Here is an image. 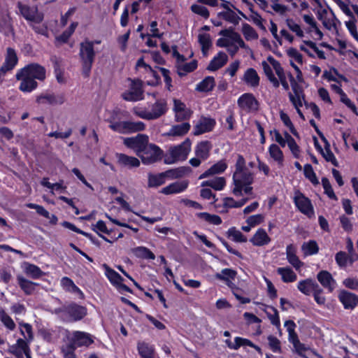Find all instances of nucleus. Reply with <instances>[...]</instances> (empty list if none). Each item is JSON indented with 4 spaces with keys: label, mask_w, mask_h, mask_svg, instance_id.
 Returning a JSON list of instances; mask_svg holds the SVG:
<instances>
[{
    "label": "nucleus",
    "mask_w": 358,
    "mask_h": 358,
    "mask_svg": "<svg viewBox=\"0 0 358 358\" xmlns=\"http://www.w3.org/2000/svg\"><path fill=\"white\" fill-rule=\"evenodd\" d=\"M322 185L324 188V194L328 196V197L333 200H337L338 198L335 194L334 189L331 187V185L329 180V179L326 177L322 178Z\"/></svg>",
    "instance_id": "obj_54"
},
{
    "label": "nucleus",
    "mask_w": 358,
    "mask_h": 358,
    "mask_svg": "<svg viewBox=\"0 0 358 358\" xmlns=\"http://www.w3.org/2000/svg\"><path fill=\"white\" fill-rule=\"evenodd\" d=\"M213 148L212 143L209 141H201L198 142L194 148V154L200 157L203 161H206L210 157V152Z\"/></svg>",
    "instance_id": "obj_20"
},
{
    "label": "nucleus",
    "mask_w": 358,
    "mask_h": 358,
    "mask_svg": "<svg viewBox=\"0 0 358 358\" xmlns=\"http://www.w3.org/2000/svg\"><path fill=\"white\" fill-rule=\"evenodd\" d=\"M268 152L271 156L278 164L282 165L284 161L283 152L276 144H271L268 148Z\"/></svg>",
    "instance_id": "obj_46"
},
{
    "label": "nucleus",
    "mask_w": 358,
    "mask_h": 358,
    "mask_svg": "<svg viewBox=\"0 0 358 358\" xmlns=\"http://www.w3.org/2000/svg\"><path fill=\"white\" fill-rule=\"evenodd\" d=\"M199 42L201 45V51L203 55H206L212 45V41L210 35L202 34L199 35Z\"/></svg>",
    "instance_id": "obj_53"
},
{
    "label": "nucleus",
    "mask_w": 358,
    "mask_h": 358,
    "mask_svg": "<svg viewBox=\"0 0 358 358\" xmlns=\"http://www.w3.org/2000/svg\"><path fill=\"white\" fill-rule=\"evenodd\" d=\"M288 77L294 93L293 96H301L303 99H305L306 95L302 86L299 84V82L295 79L291 73H289Z\"/></svg>",
    "instance_id": "obj_44"
},
{
    "label": "nucleus",
    "mask_w": 358,
    "mask_h": 358,
    "mask_svg": "<svg viewBox=\"0 0 358 358\" xmlns=\"http://www.w3.org/2000/svg\"><path fill=\"white\" fill-rule=\"evenodd\" d=\"M122 97L127 101H137L143 99V82L132 80L129 88L122 94Z\"/></svg>",
    "instance_id": "obj_9"
},
{
    "label": "nucleus",
    "mask_w": 358,
    "mask_h": 358,
    "mask_svg": "<svg viewBox=\"0 0 358 358\" xmlns=\"http://www.w3.org/2000/svg\"><path fill=\"white\" fill-rule=\"evenodd\" d=\"M227 169V164L224 160H220L213 166H211L208 169L201 173L199 179H203L206 178H208L210 176L221 174L224 173Z\"/></svg>",
    "instance_id": "obj_22"
},
{
    "label": "nucleus",
    "mask_w": 358,
    "mask_h": 358,
    "mask_svg": "<svg viewBox=\"0 0 358 358\" xmlns=\"http://www.w3.org/2000/svg\"><path fill=\"white\" fill-rule=\"evenodd\" d=\"M317 279L321 285L327 289L329 293H331L334 290L336 282L329 271L325 270L319 271L317 274Z\"/></svg>",
    "instance_id": "obj_17"
},
{
    "label": "nucleus",
    "mask_w": 358,
    "mask_h": 358,
    "mask_svg": "<svg viewBox=\"0 0 358 358\" xmlns=\"http://www.w3.org/2000/svg\"><path fill=\"white\" fill-rule=\"evenodd\" d=\"M280 120L283 122V124L289 129L290 132L295 136H298L299 134L295 129L292 122L291 121L289 115L284 113L283 111H281L280 113Z\"/></svg>",
    "instance_id": "obj_57"
},
{
    "label": "nucleus",
    "mask_w": 358,
    "mask_h": 358,
    "mask_svg": "<svg viewBox=\"0 0 358 358\" xmlns=\"http://www.w3.org/2000/svg\"><path fill=\"white\" fill-rule=\"evenodd\" d=\"M138 350L142 358H153L155 348L148 343L142 342L138 345Z\"/></svg>",
    "instance_id": "obj_45"
},
{
    "label": "nucleus",
    "mask_w": 358,
    "mask_h": 358,
    "mask_svg": "<svg viewBox=\"0 0 358 358\" xmlns=\"http://www.w3.org/2000/svg\"><path fill=\"white\" fill-rule=\"evenodd\" d=\"M294 203L297 209L308 217H311L314 215V208L311 200L299 190L294 193Z\"/></svg>",
    "instance_id": "obj_8"
},
{
    "label": "nucleus",
    "mask_w": 358,
    "mask_h": 358,
    "mask_svg": "<svg viewBox=\"0 0 358 358\" xmlns=\"http://www.w3.org/2000/svg\"><path fill=\"white\" fill-rule=\"evenodd\" d=\"M228 59V57L226 53L223 52H219L216 56H215L209 64L207 66V70L210 71H215L223 66L225 65Z\"/></svg>",
    "instance_id": "obj_25"
},
{
    "label": "nucleus",
    "mask_w": 358,
    "mask_h": 358,
    "mask_svg": "<svg viewBox=\"0 0 358 358\" xmlns=\"http://www.w3.org/2000/svg\"><path fill=\"white\" fill-rule=\"evenodd\" d=\"M216 125L214 118L202 115L194 127L193 134L199 136L213 130Z\"/></svg>",
    "instance_id": "obj_12"
},
{
    "label": "nucleus",
    "mask_w": 358,
    "mask_h": 358,
    "mask_svg": "<svg viewBox=\"0 0 358 358\" xmlns=\"http://www.w3.org/2000/svg\"><path fill=\"white\" fill-rule=\"evenodd\" d=\"M285 327L288 332V341L289 343L293 344L299 341L298 334L295 331L296 324L293 320H289L285 321Z\"/></svg>",
    "instance_id": "obj_39"
},
{
    "label": "nucleus",
    "mask_w": 358,
    "mask_h": 358,
    "mask_svg": "<svg viewBox=\"0 0 358 358\" xmlns=\"http://www.w3.org/2000/svg\"><path fill=\"white\" fill-rule=\"evenodd\" d=\"M61 285L66 291L77 295L79 299L84 298L83 292L70 278L67 277L62 278L61 280Z\"/></svg>",
    "instance_id": "obj_28"
},
{
    "label": "nucleus",
    "mask_w": 358,
    "mask_h": 358,
    "mask_svg": "<svg viewBox=\"0 0 358 358\" xmlns=\"http://www.w3.org/2000/svg\"><path fill=\"white\" fill-rule=\"evenodd\" d=\"M191 140L189 138H187L180 144L171 148L169 153L165 156V163L172 164L178 161H184L187 159V156L191 151Z\"/></svg>",
    "instance_id": "obj_6"
},
{
    "label": "nucleus",
    "mask_w": 358,
    "mask_h": 358,
    "mask_svg": "<svg viewBox=\"0 0 358 358\" xmlns=\"http://www.w3.org/2000/svg\"><path fill=\"white\" fill-rule=\"evenodd\" d=\"M120 110L118 109L106 110L104 118L110 122V128L120 134H127L143 131L145 124L142 122H116L119 119Z\"/></svg>",
    "instance_id": "obj_3"
},
{
    "label": "nucleus",
    "mask_w": 358,
    "mask_h": 358,
    "mask_svg": "<svg viewBox=\"0 0 358 358\" xmlns=\"http://www.w3.org/2000/svg\"><path fill=\"white\" fill-rule=\"evenodd\" d=\"M226 183L224 177H215L214 179L203 181L201 186L210 187L216 191H221L225 187Z\"/></svg>",
    "instance_id": "obj_30"
},
{
    "label": "nucleus",
    "mask_w": 358,
    "mask_h": 358,
    "mask_svg": "<svg viewBox=\"0 0 358 358\" xmlns=\"http://www.w3.org/2000/svg\"><path fill=\"white\" fill-rule=\"evenodd\" d=\"M188 186L189 181L187 180L176 181L163 187L160 192L165 195L179 194L185 191Z\"/></svg>",
    "instance_id": "obj_18"
},
{
    "label": "nucleus",
    "mask_w": 358,
    "mask_h": 358,
    "mask_svg": "<svg viewBox=\"0 0 358 358\" xmlns=\"http://www.w3.org/2000/svg\"><path fill=\"white\" fill-rule=\"evenodd\" d=\"M198 62L196 59H193L189 63H186L178 67V74L180 77H183L188 73L193 72L197 69Z\"/></svg>",
    "instance_id": "obj_47"
},
{
    "label": "nucleus",
    "mask_w": 358,
    "mask_h": 358,
    "mask_svg": "<svg viewBox=\"0 0 358 358\" xmlns=\"http://www.w3.org/2000/svg\"><path fill=\"white\" fill-rule=\"evenodd\" d=\"M219 35L229 38L236 43V41L241 38V35L238 32H236L234 28L232 27L221 30L219 32Z\"/></svg>",
    "instance_id": "obj_55"
},
{
    "label": "nucleus",
    "mask_w": 358,
    "mask_h": 358,
    "mask_svg": "<svg viewBox=\"0 0 358 358\" xmlns=\"http://www.w3.org/2000/svg\"><path fill=\"white\" fill-rule=\"evenodd\" d=\"M215 86V80L213 76H206L196 86V90L199 92H211Z\"/></svg>",
    "instance_id": "obj_31"
},
{
    "label": "nucleus",
    "mask_w": 358,
    "mask_h": 358,
    "mask_svg": "<svg viewBox=\"0 0 358 358\" xmlns=\"http://www.w3.org/2000/svg\"><path fill=\"white\" fill-rule=\"evenodd\" d=\"M237 272L232 268H223L220 273L215 274L216 279L220 280L226 281L229 280H234L236 277Z\"/></svg>",
    "instance_id": "obj_49"
},
{
    "label": "nucleus",
    "mask_w": 358,
    "mask_h": 358,
    "mask_svg": "<svg viewBox=\"0 0 358 358\" xmlns=\"http://www.w3.org/2000/svg\"><path fill=\"white\" fill-rule=\"evenodd\" d=\"M243 80L248 85L257 87L259 85L260 78L255 69L249 68L245 71Z\"/></svg>",
    "instance_id": "obj_27"
},
{
    "label": "nucleus",
    "mask_w": 358,
    "mask_h": 358,
    "mask_svg": "<svg viewBox=\"0 0 358 358\" xmlns=\"http://www.w3.org/2000/svg\"><path fill=\"white\" fill-rule=\"evenodd\" d=\"M238 105L243 109L248 111H257L259 107V103L255 96L251 93H245L238 99Z\"/></svg>",
    "instance_id": "obj_14"
},
{
    "label": "nucleus",
    "mask_w": 358,
    "mask_h": 358,
    "mask_svg": "<svg viewBox=\"0 0 358 358\" xmlns=\"http://www.w3.org/2000/svg\"><path fill=\"white\" fill-rule=\"evenodd\" d=\"M0 321L9 331H13L16 327L13 320L3 308H0Z\"/></svg>",
    "instance_id": "obj_48"
},
{
    "label": "nucleus",
    "mask_w": 358,
    "mask_h": 358,
    "mask_svg": "<svg viewBox=\"0 0 358 358\" xmlns=\"http://www.w3.org/2000/svg\"><path fill=\"white\" fill-rule=\"evenodd\" d=\"M116 157L117 162L122 166L133 168L138 167L140 165V161L134 157L120 153L116 155Z\"/></svg>",
    "instance_id": "obj_29"
},
{
    "label": "nucleus",
    "mask_w": 358,
    "mask_h": 358,
    "mask_svg": "<svg viewBox=\"0 0 358 358\" xmlns=\"http://www.w3.org/2000/svg\"><path fill=\"white\" fill-rule=\"evenodd\" d=\"M250 241L255 246H263L271 242V238L268 236L265 229L259 228Z\"/></svg>",
    "instance_id": "obj_26"
},
{
    "label": "nucleus",
    "mask_w": 358,
    "mask_h": 358,
    "mask_svg": "<svg viewBox=\"0 0 358 358\" xmlns=\"http://www.w3.org/2000/svg\"><path fill=\"white\" fill-rule=\"evenodd\" d=\"M0 31L5 35H10L13 31L10 18L9 14L6 10L0 13Z\"/></svg>",
    "instance_id": "obj_32"
},
{
    "label": "nucleus",
    "mask_w": 358,
    "mask_h": 358,
    "mask_svg": "<svg viewBox=\"0 0 358 358\" xmlns=\"http://www.w3.org/2000/svg\"><path fill=\"white\" fill-rule=\"evenodd\" d=\"M319 285L317 282L312 278H306L301 280L298 282V289L306 296H310L319 287Z\"/></svg>",
    "instance_id": "obj_23"
},
{
    "label": "nucleus",
    "mask_w": 358,
    "mask_h": 358,
    "mask_svg": "<svg viewBox=\"0 0 358 358\" xmlns=\"http://www.w3.org/2000/svg\"><path fill=\"white\" fill-rule=\"evenodd\" d=\"M338 298L345 309L352 310L358 305V296L345 289L339 292Z\"/></svg>",
    "instance_id": "obj_16"
},
{
    "label": "nucleus",
    "mask_w": 358,
    "mask_h": 358,
    "mask_svg": "<svg viewBox=\"0 0 358 358\" xmlns=\"http://www.w3.org/2000/svg\"><path fill=\"white\" fill-rule=\"evenodd\" d=\"M79 55L82 64V73L85 77H88L95 58L94 42H82L80 45Z\"/></svg>",
    "instance_id": "obj_5"
},
{
    "label": "nucleus",
    "mask_w": 358,
    "mask_h": 358,
    "mask_svg": "<svg viewBox=\"0 0 358 358\" xmlns=\"http://www.w3.org/2000/svg\"><path fill=\"white\" fill-rule=\"evenodd\" d=\"M242 33L247 41L258 38V34L255 29L248 23H243L242 25Z\"/></svg>",
    "instance_id": "obj_52"
},
{
    "label": "nucleus",
    "mask_w": 358,
    "mask_h": 358,
    "mask_svg": "<svg viewBox=\"0 0 358 358\" xmlns=\"http://www.w3.org/2000/svg\"><path fill=\"white\" fill-rule=\"evenodd\" d=\"M286 24L288 28L294 32L296 35L300 38L304 36L303 30L299 24L296 23L293 19L288 18L286 20Z\"/></svg>",
    "instance_id": "obj_61"
},
{
    "label": "nucleus",
    "mask_w": 358,
    "mask_h": 358,
    "mask_svg": "<svg viewBox=\"0 0 358 358\" xmlns=\"http://www.w3.org/2000/svg\"><path fill=\"white\" fill-rule=\"evenodd\" d=\"M190 171L191 169L189 166H180L158 173V186L164 182V179L165 178L171 180L180 178L187 175Z\"/></svg>",
    "instance_id": "obj_11"
},
{
    "label": "nucleus",
    "mask_w": 358,
    "mask_h": 358,
    "mask_svg": "<svg viewBox=\"0 0 358 358\" xmlns=\"http://www.w3.org/2000/svg\"><path fill=\"white\" fill-rule=\"evenodd\" d=\"M268 341L269 348L273 352H281V343L278 338L274 336L270 335L268 336Z\"/></svg>",
    "instance_id": "obj_63"
},
{
    "label": "nucleus",
    "mask_w": 358,
    "mask_h": 358,
    "mask_svg": "<svg viewBox=\"0 0 358 358\" xmlns=\"http://www.w3.org/2000/svg\"><path fill=\"white\" fill-rule=\"evenodd\" d=\"M77 25V22H73L66 31H64L60 36L56 38L57 42L62 43H66L74 32Z\"/></svg>",
    "instance_id": "obj_56"
},
{
    "label": "nucleus",
    "mask_w": 358,
    "mask_h": 358,
    "mask_svg": "<svg viewBox=\"0 0 358 358\" xmlns=\"http://www.w3.org/2000/svg\"><path fill=\"white\" fill-rule=\"evenodd\" d=\"M132 253L138 258L154 260L155 255L145 247H136L132 249Z\"/></svg>",
    "instance_id": "obj_40"
},
{
    "label": "nucleus",
    "mask_w": 358,
    "mask_h": 358,
    "mask_svg": "<svg viewBox=\"0 0 358 358\" xmlns=\"http://www.w3.org/2000/svg\"><path fill=\"white\" fill-rule=\"evenodd\" d=\"M301 249L305 256H311L318 253L319 246L314 240H310L303 243Z\"/></svg>",
    "instance_id": "obj_43"
},
{
    "label": "nucleus",
    "mask_w": 358,
    "mask_h": 358,
    "mask_svg": "<svg viewBox=\"0 0 358 358\" xmlns=\"http://www.w3.org/2000/svg\"><path fill=\"white\" fill-rule=\"evenodd\" d=\"M105 274L110 283L114 285L120 292H130V289L122 283L123 278L113 269L104 265Z\"/></svg>",
    "instance_id": "obj_13"
},
{
    "label": "nucleus",
    "mask_w": 358,
    "mask_h": 358,
    "mask_svg": "<svg viewBox=\"0 0 358 358\" xmlns=\"http://www.w3.org/2000/svg\"><path fill=\"white\" fill-rule=\"evenodd\" d=\"M141 37L143 41L148 47H155L157 45V22H152L150 24V32L146 34L141 33Z\"/></svg>",
    "instance_id": "obj_24"
},
{
    "label": "nucleus",
    "mask_w": 358,
    "mask_h": 358,
    "mask_svg": "<svg viewBox=\"0 0 358 358\" xmlns=\"http://www.w3.org/2000/svg\"><path fill=\"white\" fill-rule=\"evenodd\" d=\"M227 236L229 238H232V240L237 243H245L247 238L238 230H236L235 227H232L227 231Z\"/></svg>",
    "instance_id": "obj_50"
},
{
    "label": "nucleus",
    "mask_w": 358,
    "mask_h": 358,
    "mask_svg": "<svg viewBox=\"0 0 358 358\" xmlns=\"http://www.w3.org/2000/svg\"><path fill=\"white\" fill-rule=\"evenodd\" d=\"M335 260L339 267H345L348 263V253L344 251L338 252L335 255Z\"/></svg>",
    "instance_id": "obj_64"
},
{
    "label": "nucleus",
    "mask_w": 358,
    "mask_h": 358,
    "mask_svg": "<svg viewBox=\"0 0 358 358\" xmlns=\"http://www.w3.org/2000/svg\"><path fill=\"white\" fill-rule=\"evenodd\" d=\"M217 17L219 18H222L227 22L234 24V25H237L239 23L241 18L237 15V14L232 10L231 9H229V10L219 12L217 13Z\"/></svg>",
    "instance_id": "obj_41"
},
{
    "label": "nucleus",
    "mask_w": 358,
    "mask_h": 358,
    "mask_svg": "<svg viewBox=\"0 0 358 358\" xmlns=\"http://www.w3.org/2000/svg\"><path fill=\"white\" fill-rule=\"evenodd\" d=\"M70 341L73 343L76 348L88 347L94 342V339L88 333L76 331L72 333Z\"/></svg>",
    "instance_id": "obj_15"
},
{
    "label": "nucleus",
    "mask_w": 358,
    "mask_h": 358,
    "mask_svg": "<svg viewBox=\"0 0 358 358\" xmlns=\"http://www.w3.org/2000/svg\"><path fill=\"white\" fill-rule=\"evenodd\" d=\"M277 273L281 275L282 280L285 283L293 282L297 278L296 274L289 266L279 267Z\"/></svg>",
    "instance_id": "obj_33"
},
{
    "label": "nucleus",
    "mask_w": 358,
    "mask_h": 358,
    "mask_svg": "<svg viewBox=\"0 0 358 358\" xmlns=\"http://www.w3.org/2000/svg\"><path fill=\"white\" fill-rule=\"evenodd\" d=\"M17 280L19 286L26 294L29 295L34 292L35 286L36 285V283L27 280L20 275H17Z\"/></svg>",
    "instance_id": "obj_36"
},
{
    "label": "nucleus",
    "mask_w": 358,
    "mask_h": 358,
    "mask_svg": "<svg viewBox=\"0 0 358 358\" xmlns=\"http://www.w3.org/2000/svg\"><path fill=\"white\" fill-rule=\"evenodd\" d=\"M196 216L199 219L203 220L208 224L220 225L222 223V218L217 215L210 214L206 212H201L197 213Z\"/></svg>",
    "instance_id": "obj_38"
},
{
    "label": "nucleus",
    "mask_w": 358,
    "mask_h": 358,
    "mask_svg": "<svg viewBox=\"0 0 358 358\" xmlns=\"http://www.w3.org/2000/svg\"><path fill=\"white\" fill-rule=\"evenodd\" d=\"M136 69L138 71H141V69H143V71L146 73H148L150 76L153 77L155 80L157 79V73H156V71H154L150 65L145 64V62H144L143 58H141V59L138 60V62L136 63Z\"/></svg>",
    "instance_id": "obj_58"
},
{
    "label": "nucleus",
    "mask_w": 358,
    "mask_h": 358,
    "mask_svg": "<svg viewBox=\"0 0 358 358\" xmlns=\"http://www.w3.org/2000/svg\"><path fill=\"white\" fill-rule=\"evenodd\" d=\"M17 61L18 59L15 51L13 48H8L7 49L5 62L0 69V72L4 74L12 70L17 64Z\"/></svg>",
    "instance_id": "obj_19"
},
{
    "label": "nucleus",
    "mask_w": 358,
    "mask_h": 358,
    "mask_svg": "<svg viewBox=\"0 0 358 358\" xmlns=\"http://www.w3.org/2000/svg\"><path fill=\"white\" fill-rule=\"evenodd\" d=\"M304 176L308 179L313 185H319V180L316 173L314 172L313 166L310 164H306L303 166Z\"/></svg>",
    "instance_id": "obj_51"
},
{
    "label": "nucleus",
    "mask_w": 358,
    "mask_h": 358,
    "mask_svg": "<svg viewBox=\"0 0 358 358\" xmlns=\"http://www.w3.org/2000/svg\"><path fill=\"white\" fill-rule=\"evenodd\" d=\"M60 313L64 321L76 322L82 320L87 315V309L84 306L71 303L64 306Z\"/></svg>",
    "instance_id": "obj_7"
},
{
    "label": "nucleus",
    "mask_w": 358,
    "mask_h": 358,
    "mask_svg": "<svg viewBox=\"0 0 358 358\" xmlns=\"http://www.w3.org/2000/svg\"><path fill=\"white\" fill-rule=\"evenodd\" d=\"M20 333L24 338L27 341H31L34 338L31 326L27 323L20 324Z\"/></svg>",
    "instance_id": "obj_60"
},
{
    "label": "nucleus",
    "mask_w": 358,
    "mask_h": 358,
    "mask_svg": "<svg viewBox=\"0 0 358 358\" xmlns=\"http://www.w3.org/2000/svg\"><path fill=\"white\" fill-rule=\"evenodd\" d=\"M18 8L21 14L27 20L34 24H38L42 22L43 15L38 12L37 7L19 3Z\"/></svg>",
    "instance_id": "obj_10"
},
{
    "label": "nucleus",
    "mask_w": 358,
    "mask_h": 358,
    "mask_svg": "<svg viewBox=\"0 0 358 358\" xmlns=\"http://www.w3.org/2000/svg\"><path fill=\"white\" fill-rule=\"evenodd\" d=\"M324 144V150L323 154H321L327 162H330L334 166H338V162L332 151L331 150V145L326 137L321 138Z\"/></svg>",
    "instance_id": "obj_35"
},
{
    "label": "nucleus",
    "mask_w": 358,
    "mask_h": 358,
    "mask_svg": "<svg viewBox=\"0 0 358 358\" xmlns=\"http://www.w3.org/2000/svg\"><path fill=\"white\" fill-rule=\"evenodd\" d=\"M191 127L189 122H182L180 124H176L171 127L169 134L174 136H184L188 133Z\"/></svg>",
    "instance_id": "obj_37"
},
{
    "label": "nucleus",
    "mask_w": 358,
    "mask_h": 358,
    "mask_svg": "<svg viewBox=\"0 0 358 358\" xmlns=\"http://www.w3.org/2000/svg\"><path fill=\"white\" fill-rule=\"evenodd\" d=\"M254 179L255 174L247 168L244 157L238 154L235 164V171L232 175V185L234 187L231 190L238 192L245 185H252Z\"/></svg>",
    "instance_id": "obj_4"
},
{
    "label": "nucleus",
    "mask_w": 358,
    "mask_h": 358,
    "mask_svg": "<svg viewBox=\"0 0 358 358\" xmlns=\"http://www.w3.org/2000/svg\"><path fill=\"white\" fill-rule=\"evenodd\" d=\"M262 66L264 74L266 75L267 79L272 83L273 86L275 88L279 87V86H280L279 80L277 78H275L270 65L266 61H263L262 62Z\"/></svg>",
    "instance_id": "obj_42"
},
{
    "label": "nucleus",
    "mask_w": 358,
    "mask_h": 358,
    "mask_svg": "<svg viewBox=\"0 0 358 358\" xmlns=\"http://www.w3.org/2000/svg\"><path fill=\"white\" fill-rule=\"evenodd\" d=\"M191 10L201 17L204 19H208L210 16V13L208 8L203 6L199 4H193L191 6Z\"/></svg>",
    "instance_id": "obj_59"
},
{
    "label": "nucleus",
    "mask_w": 358,
    "mask_h": 358,
    "mask_svg": "<svg viewBox=\"0 0 358 358\" xmlns=\"http://www.w3.org/2000/svg\"><path fill=\"white\" fill-rule=\"evenodd\" d=\"M45 78V69L38 64H30L21 69L16 73V78L20 80L19 89L24 92H31L37 87L36 79L43 80Z\"/></svg>",
    "instance_id": "obj_2"
},
{
    "label": "nucleus",
    "mask_w": 358,
    "mask_h": 358,
    "mask_svg": "<svg viewBox=\"0 0 358 358\" xmlns=\"http://www.w3.org/2000/svg\"><path fill=\"white\" fill-rule=\"evenodd\" d=\"M123 143L127 148L136 152L144 164L148 165L157 161V146L149 143L147 135L138 134L134 137L124 138Z\"/></svg>",
    "instance_id": "obj_1"
},
{
    "label": "nucleus",
    "mask_w": 358,
    "mask_h": 358,
    "mask_svg": "<svg viewBox=\"0 0 358 358\" xmlns=\"http://www.w3.org/2000/svg\"><path fill=\"white\" fill-rule=\"evenodd\" d=\"M76 346L73 343L71 342L69 344L63 345L62 348V352L65 358H76L75 350Z\"/></svg>",
    "instance_id": "obj_62"
},
{
    "label": "nucleus",
    "mask_w": 358,
    "mask_h": 358,
    "mask_svg": "<svg viewBox=\"0 0 358 358\" xmlns=\"http://www.w3.org/2000/svg\"><path fill=\"white\" fill-rule=\"evenodd\" d=\"M23 271L29 278L38 279L43 275L41 269L32 264L24 263L22 266Z\"/></svg>",
    "instance_id": "obj_34"
},
{
    "label": "nucleus",
    "mask_w": 358,
    "mask_h": 358,
    "mask_svg": "<svg viewBox=\"0 0 358 358\" xmlns=\"http://www.w3.org/2000/svg\"><path fill=\"white\" fill-rule=\"evenodd\" d=\"M332 18H327V10L321 8L317 11V19L322 21L323 26L328 30H331L332 27H336V22H338L334 12L331 10Z\"/></svg>",
    "instance_id": "obj_21"
}]
</instances>
